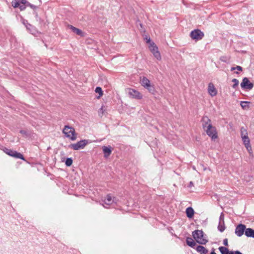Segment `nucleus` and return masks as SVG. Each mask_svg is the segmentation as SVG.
Returning a JSON list of instances; mask_svg holds the SVG:
<instances>
[{"mask_svg": "<svg viewBox=\"0 0 254 254\" xmlns=\"http://www.w3.org/2000/svg\"><path fill=\"white\" fill-rule=\"evenodd\" d=\"M245 235L248 237H252L254 238V230L251 228H246Z\"/></svg>", "mask_w": 254, "mask_h": 254, "instance_id": "nucleus-22", "label": "nucleus"}, {"mask_svg": "<svg viewBox=\"0 0 254 254\" xmlns=\"http://www.w3.org/2000/svg\"><path fill=\"white\" fill-rule=\"evenodd\" d=\"M250 102L248 101H241L240 102V105L243 109H246L249 108Z\"/></svg>", "mask_w": 254, "mask_h": 254, "instance_id": "nucleus-23", "label": "nucleus"}, {"mask_svg": "<svg viewBox=\"0 0 254 254\" xmlns=\"http://www.w3.org/2000/svg\"><path fill=\"white\" fill-rule=\"evenodd\" d=\"M26 6H30L33 9L36 8V6L35 5L30 4V3H29L27 1V4H26Z\"/></svg>", "mask_w": 254, "mask_h": 254, "instance_id": "nucleus-32", "label": "nucleus"}, {"mask_svg": "<svg viewBox=\"0 0 254 254\" xmlns=\"http://www.w3.org/2000/svg\"><path fill=\"white\" fill-rule=\"evenodd\" d=\"M20 132L22 134H25L26 133V131L25 130H20Z\"/></svg>", "mask_w": 254, "mask_h": 254, "instance_id": "nucleus-37", "label": "nucleus"}, {"mask_svg": "<svg viewBox=\"0 0 254 254\" xmlns=\"http://www.w3.org/2000/svg\"><path fill=\"white\" fill-rule=\"evenodd\" d=\"M192 236L196 242L201 245H205L208 242L206 235L202 230H195L192 232Z\"/></svg>", "mask_w": 254, "mask_h": 254, "instance_id": "nucleus-2", "label": "nucleus"}, {"mask_svg": "<svg viewBox=\"0 0 254 254\" xmlns=\"http://www.w3.org/2000/svg\"><path fill=\"white\" fill-rule=\"evenodd\" d=\"M87 143L88 141L87 140H81L76 143L70 144L69 147L73 150H78L84 148Z\"/></svg>", "mask_w": 254, "mask_h": 254, "instance_id": "nucleus-8", "label": "nucleus"}, {"mask_svg": "<svg viewBox=\"0 0 254 254\" xmlns=\"http://www.w3.org/2000/svg\"><path fill=\"white\" fill-rule=\"evenodd\" d=\"M210 254H216L214 251H213Z\"/></svg>", "mask_w": 254, "mask_h": 254, "instance_id": "nucleus-39", "label": "nucleus"}, {"mask_svg": "<svg viewBox=\"0 0 254 254\" xmlns=\"http://www.w3.org/2000/svg\"><path fill=\"white\" fill-rule=\"evenodd\" d=\"M104 111V107L102 106V107L100 109V112H102V113H103Z\"/></svg>", "mask_w": 254, "mask_h": 254, "instance_id": "nucleus-35", "label": "nucleus"}, {"mask_svg": "<svg viewBox=\"0 0 254 254\" xmlns=\"http://www.w3.org/2000/svg\"><path fill=\"white\" fill-rule=\"evenodd\" d=\"M236 254H242L240 252H239L238 251H236Z\"/></svg>", "mask_w": 254, "mask_h": 254, "instance_id": "nucleus-38", "label": "nucleus"}, {"mask_svg": "<svg viewBox=\"0 0 254 254\" xmlns=\"http://www.w3.org/2000/svg\"><path fill=\"white\" fill-rule=\"evenodd\" d=\"M204 33L199 29H195L190 33V37L193 40L198 41L202 39Z\"/></svg>", "mask_w": 254, "mask_h": 254, "instance_id": "nucleus-9", "label": "nucleus"}, {"mask_svg": "<svg viewBox=\"0 0 254 254\" xmlns=\"http://www.w3.org/2000/svg\"><path fill=\"white\" fill-rule=\"evenodd\" d=\"M202 127L206 132V134L210 137L212 139H215L217 138V132L215 127L211 124V120L208 117L205 116L202 118Z\"/></svg>", "mask_w": 254, "mask_h": 254, "instance_id": "nucleus-1", "label": "nucleus"}, {"mask_svg": "<svg viewBox=\"0 0 254 254\" xmlns=\"http://www.w3.org/2000/svg\"><path fill=\"white\" fill-rule=\"evenodd\" d=\"M186 243L188 246L192 248H194L196 246V243L191 238H187L186 239Z\"/></svg>", "mask_w": 254, "mask_h": 254, "instance_id": "nucleus-21", "label": "nucleus"}, {"mask_svg": "<svg viewBox=\"0 0 254 254\" xmlns=\"http://www.w3.org/2000/svg\"><path fill=\"white\" fill-rule=\"evenodd\" d=\"M232 82L234 83L232 87L233 88H236L239 85V81L237 79L234 78L232 80Z\"/></svg>", "mask_w": 254, "mask_h": 254, "instance_id": "nucleus-27", "label": "nucleus"}, {"mask_svg": "<svg viewBox=\"0 0 254 254\" xmlns=\"http://www.w3.org/2000/svg\"><path fill=\"white\" fill-rule=\"evenodd\" d=\"M187 216L188 218H191L194 215V210L192 207H188L186 210Z\"/></svg>", "mask_w": 254, "mask_h": 254, "instance_id": "nucleus-20", "label": "nucleus"}, {"mask_svg": "<svg viewBox=\"0 0 254 254\" xmlns=\"http://www.w3.org/2000/svg\"><path fill=\"white\" fill-rule=\"evenodd\" d=\"M65 165L67 166H70L71 165L72 163V160L71 158H68L66 159L65 160Z\"/></svg>", "mask_w": 254, "mask_h": 254, "instance_id": "nucleus-28", "label": "nucleus"}, {"mask_svg": "<svg viewBox=\"0 0 254 254\" xmlns=\"http://www.w3.org/2000/svg\"><path fill=\"white\" fill-rule=\"evenodd\" d=\"M3 151L7 154V155L16 158H19L22 160H24V158L23 156V155L16 151H14L8 148H4L3 149Z\"/></svg>", "mask_w": 254, "mask_h": 254, "instance_id": "nucleus-11", "label": "nucleus"}, {"mask_svg": "<svg viewBox=\"0 0 254 254\" xmlns=\"http://www.w3.org/2000/svg\"><path fill=\"white\" fill-rule=\"evenodd\" d=\"M219 222H221L222 223L224 222V216L223 213H221V214L220 216Z\"/></svg>", "mask_w": 254, "mask_h": 254, "instance_id": "nucleus-31", "label": "nucleus"}, {"mask_svg": "<svg viewBox=\"0 0 254 254\" xmlns=\"http://www.w3.org/2000/svg\"><path fill=\"white\" fill-rule=\"evenodd\" d=\"M144 39L146 41V42L149 45L150 44V43H152L153 42H152L151 41V39H150V38L149 36H147L146 35L144 38Z\"/></svg>", "mask_w": 254, "mask_h": 254, "instance_id": "nucleus-29", "label": "nucleus"}, {"mask_svg": "<svg viewBox=\"0 0 254 254\" xmlns=\"http://www.w3.org/2000/svg\"><path fill=\"white\" fill-rule=\"evenodd\" d=\"M241 137H243L244 136L248 135L247 130L244 127L241 128Z\"/></svg>", "mask_w": 254, "mask_h": 254, "instance_id": "nucleus-26", "label": "nucleus"}, {"mask_svg": "<svg viewBox=\"0 0 254 254\" xmlns=\"http://www.w3.org/2000/svg\"><path fill=\"white\" fill-rule=\"evenodd\" d=\"M140 83L141 85L146 89L150 93L154 94L155 88L153 85L150 83V80L146 77L141 78Z\"/></svg>", "mask_w": 254, "mask_h": 254, "instance_id": "nucleus-4", "label": "nucleus"}, {"mask_svg": "<svg viewBox=\"0 0 254 254\" xmlns=\"http://www.w3.org/2000/svg\"><path fill=\"white\" fill-rule=\"evenodd\" d=\"M95 92L99 94V95L97 97V99H100L103 95V91L101 87H97L95 89Z\"/></svg>", "mask_w": 254, "mask_h": 254, "instance_id": "nucleus-24", "label": "nucleus"}, {"mask_svg": "<svg viewBox=\"0 0 254 254\" xmlns=\"http://www.w3.org/2000/svg\"><path fill=\"white\" fill-rule=\"evenodd\" d=\"M127 93L130 97L139 100L142 98V95L138 91L132 88L127 89Z\"/></svg>", "mask_w": 254, "mask_h": 254, "instance_id": "nucleus-10", "label": "nucleus"}, {"mask_svg": "<svg viewBox=\"0 0 254 254\" xmlns=\"http://www.w3.org/2000/svg\"><path fill=\"white\" fill-rule=\"evenodd\" d=\"M27 1L26 0H13L11 5L14 8H19L23 10L26 7Z\"/></svg>", "mask_w": 254, "mask_h": 254, "instance_id": "nucleus-7", "label": "nucleus"}, {"mask_svg": "<svg viewBox=\"0 0 254 254\" xmlns=\"http://www.w3.org/2000/svg\"><path fill=\"white\" fill-rule=\"evenodd\" d=\"M242 88L246 90H251L254 87V84L250 81L247 77H244L241 83Z\"/></svg>", "mask_w": 254, "mask_h": 254, "instance_id": "nucleus-12", "label": "nucleus"}, {"mask_svg": "<svg viewBox=\"0 0 254 254\" xmlns=\"http://www.w3.org/2000/svg\"><path fill=\"white\" fill-rule=\"evenodd\" d=\"M246 226L244 224H239L236 228L235 234L238 237H241L246 230Z\"/></svg>", "mask_w": 254, "mask_h": 254, "instance_id": "nucleus-13", "label": "nucleus"}, {"mask_svg": "<svg viewBox=\"0 0 254 254\" xmlns=\"http://www.w3.org/2000/svg\"><path fill=\"white\" fill-rule=\"evenodd\" d=\"M218 229L221 232H222L225 230V227L224 222H223V223L221 222L219 223V225L218 226Z\"/></svg>", "mask_w": 254, "mask_h": 254, "instance_id": "nucleus-25", "label": "nucleus"}, {"mask_svg": "<svg viewBox=\"0 0 254 254\" xmlns=\"http://www.w3.org/2000/svg\"><path fill=\"white\" fill-rule=\"evenodd\" d=\"M235 69H237L239 71H242V67L239 65H237L236 67H233L231 68V70L233 71Z\"/></svg>", "mask_w": 254, "mask_h": 254, "instance_id": "nucleus-30", "label": "nucleus"}, {"mask_svg": "<svg viewBox=\"0 0 254 254\" xmlns=\"http://www.w3.org/2000/svg\"><path fill=\"white\" fill-rule=\"evenodd\" d=\"M148 48L151 53L153 55L154 57L157 60L160 61L161 60V56L160 53L158 51L157 46L154 42L150 43V44L148 45Z\"/></svg>", "mask_w": 254, "mask_h": 254, "instance_id": "nucleus-5", "label": "nucleus"}, {"mask_svg": "<svg viewBox=\"0 0 254 254\" xmlns=\"http://www.w3.org/2000/svg\"><path fill=\"white\" fill-rule=\"evenodd\" d=\"M242 139L248 152L250 153H252V149L250 144V140L248 136H244L243 137H242Z\"/></svg>", "mask_w": 254, "mask_h": 254, "instance_id": "nucleus-15", "label": "nucleus"}, {"mask_svg": "<svg viewBox=\"0 0 254 254\" xmlns=\"http://www.w3.org/2000/svg\"><path fill=\"white\" fill-rule=\"evenodd\" d=\"M192 186H193V183L192 182H190L189 184V187H191Z\"/></svg>", "mask_w": 254, "mask_h": 254, "instance_id": "nucleus-36", "label": "nucleus"}, {"mask_svg": "<svg viewBox=\"0 0 254 254\" xmlns=\"http://www.w3.org/2000/svg\"><path fill=\"white\" fill-rule=\"evenodd\" d=\"M195 250L200 254H207L208 252V250L202 246H197Z\"/></svg>", "mask_w": 254, "mask_h": 254, "instance_id": "nucleus-17", "label": "nucleus"}, {"mask_svg": "<svg viewBox=\"0 0 254 254\" xmlns=\"http://www.w3.org/2000/svg\"><path fill=\"white\" fill-rule=\"evenodd\" d=\"M118 199L115 197H113L111 194L107 195L104 202V207L108 208V206L112 205L114 204H117Z\"/></svg>", "mask_w": 254, "mask_h": 254, "instance_id": "nucleus-6", "label": "nucleus"}, {"mask_svg": "<svg viewBox=\"0 0 254 254\" xmlns=\"http://www.w3.org/2000/svg\"><path fill=\"white\" fill-rule=\"evenodd\" d=\"M63 132L66 137L72 141L76 140L77 138L75 129L72 127L65 126L63 129Z\"/></svg>", "mask_w": 254, "mask_h": 254, "instance_id": "nucleus-3", "label": "nucleus"}, {"mask_svg": "<svg viewBox=\"0 0 254 254\" xmlns=\"http://www.w3.org/2000/svg\"><path fill=\"white\" fill-rule=\"evenodd\" d=\"M103 151L105 154V157L107 158L111 154L112 152V149L110 146H104L103 147Z\"/></svg>", "mask_w": 254, "mask_h": 254, "instance_id": "nucleus-19", "label": "nucleus"}, {"mask_svg": "<svg viewBox=\"0 0 254 254\" xmlns=\"http://www.w3.org/2000/svg\"><path fill=\"white\" fill-rule=\"evenodd\" d=\"M68 27L74 33H75L77 35L82 37L84 36V33L79 29H78L72 25H69Z\"/></svg>", "mask_w": 254, "mask_h": 254, "instance_id": "nucleus-18", "label": "nucleus"}, {"mask_svg": "<svg viewBox=\"0 0 254 254\" xmlns=\"http://www.w3.org/2000/svg\"><path fill=\"white\" fill-rule=\"evenodd\" d=\"M23 24L25 25V26L26 27L27 29L30 30V27H31L32 26L29 24H26V23L24 21H23Z\"/></svg>", "mask_w": 254, "mask_h": 254, "instance_id": "nucleus-34", "label": "nucleus"}, {"mask_svg": "<svg viewBox=\"0 0 254 254\" xmlns=\"http://www.w3.org/2000/svg\"><path fill=\"white\" fill-rule=\"evenodd\" d=\"M208 93L211 97L215 96L217 94V90L212 83L208 84Z\"/></svg>", "mask_w": 254, "mask_h": 254, "instance_id": "nucleus-14", "label": "nucleus"}, {"mask_svg": "<svg viewBox=\"0 0 254 254\" xmlns=\"http://www.w3.org/2000/svg\"><path fill=\"white\" fill-rule=\"evenodd\" d=\"M223 245H225V246H227L228 245V239H224L223 240Z\"/></svg>", "mask_w": 254, "mask_h": 254, "instance_id": "nucleus-33", "label": "nucleus"}, {"mask_svg": "<svg viewBox=\"0 0 254 254\" xmlns=\"http://www.w3.org/2000/svg\"><path fill=\"white\" fill-rule=\"evenodd\" d=\"M222 58H221V60L222 61H223V62H226V61L223 60V59Z\"/></svg>", "mask_w": 254, "mask_h": 254, "instance_id": "nucleus-40", "label": "nucleus"}, {"mask_svg": "<svg viewBox=\"0 0 254 254\" xmlns=\"http://www.w3.org/2000/svg\"><path fill=\"white\" fill-rule=\"evenodd\" d=\"M219 250L221 254H236V251H229L228 249L224 247H220Z\"/></svg>", "mask_w": 254, "mask_h": 254, "instance_id": "nucleus-16", "label": "nucleus"}]
</instances>
